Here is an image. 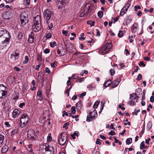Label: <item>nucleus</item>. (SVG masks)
Returning a JSON list of instances; mask_svg holds the SVG:
<instances>
[{"mask_svg": "<svg viewBox=\"0 0 154 154\" xmlns=\"http://www.w3.org/2000/svg\"><path fill=\"white\" fill-rule=\"evenodd\" d=\"M45 71L46 73H47L48 74H50L51 73V71L48 67L45 68Z\"/></svg>", "mask_w": 154, "mask_h": 154, "instance_id": "obj_52", "label": "nucleus"}, {"mask_svg": "<svg viewBox=\"0 0 154 154\" xmlns=\"http://www.w3.org/2000/svg\"><path fill=\"white\" fill-rule=\"evenodd\" d=\"M69 125V123L67 122L64 123L63 126V128H65L66 129H67L68 128V126Z\"/></svg>", "mask_w": 154, "mask_h": 154, "instance_id": "obj_40", "label": "nucleus"}, {"mask_svg": "<svg viewBox=\"0 0 154 154\" xmlns=\"http://www.w3.org/2000/svg\"><path fill=\"white\" fill-rule=\"evenodd\" d=\"M11 16V14L10 11H5L4 13L2 15L3 18L5 19L10 18Z\"/></svg>", "mask_w": 154, "mask_h": 154, "instance_id": "obj_13", "label": "nucleus"}, {"mask_svg": "<svg viewBox=\"0 0 154 154\" xmlns=\"http://www.w3.org/2000/svg\"><path fill=\"white\" fill-rule=\"evenodd\" d=\"M51 34L50 33H48L46 35V37L47 38L49 39L51 38Z\"/></svg>", "mask_w": 154, "mask_h": 154, "instance_id": "obj_46", "label": "nucleus"}, {"mask_svg": "<svg viewBox=\"0 0 154 154\" xmlns=\"http://www.w3.org/2000/svg\"><path fill=\"white\" fill-rule=\"evenodd\" d=\"M119 17L118 16L116 17L115 18H112V21L113 23H115L119 19Z\"/></svg>", "mask_w": 154, "mask_h": 154, "instance_id": "obj_42", "label": "nucleus"}, {"mask_svg": "<svg viewBox=\"0 0 154 154\" xmlns=\"http://www.w3.org/2000/svg\"><path fill=\"white\" fill-rule=\"evenodd\" d=\"M140 66H142L143 67H145L146 66L145 64L143 63V61H140V63L139 64Z\"/></svg>", "mask_w": 154, "mask_h": 154, "instance_id": "obj_62", "label": "nucleus"}, {"mask_svg": "<svg viewBox=\"0 0 154 154\" xmlns=\"http://www.w3.org/2000/svg\"><path fill=\"white\" fill-rule=\"evenodd\" d=\"M120 82V77L117 78L113 81L112 83V87L113 88H115L119 84Z\"/></svg>", "mask_w": 154, "mask_h": 154, "instance_id": "obj_15", "label": "nucleus"}, {"mask_svg": "<svg viewBox=\"0 0 154 154\" xmlns=\"http://www.w3.org/2000/svg\"><path fill=\"white\" fill-rule=\"evenodd\" d=\"M8 150V147L7 145L4 146L2 149V152L5 153L7 152Z\"/></svg>", "mask_w": 154, "mask_h": 154, "instance_id": "obj_24", "label": "nucleus"}, {"mask_svg": "<svg viewBox=\"0 0 154 154\" xmlns=\"http://www.w3.org/2000/svg\"><path fill=\"white\" fill-rule=\"evenodd\" d=\"M5 124L7 127H10L11 126V125L9 124L8 122H5Z\"/></svg>", "mask_w": 154, "mask_h": 154, "instance_id": "obj_61", "label": "nucleus"}, {"mask_svg": "<svg viewBox=\"0 0 154 154\" xmlns=\"http://www.w3.org/2000/svg\"><path fill=\"white\" fill-rule=\"evenodd\" d=\"M130 6L129 4L127 3L125 6L122 8L120 12V15L121 16H123L126 13Z\"/></svg>", "mask_w": 154, "mask_h": 154, "instance_id": "obj_12", "label": "nucleus"}, {"mask_svg": "<svg viewBox=\"0 0 154 154\" xmlns=\"http://www.w3.org/2000/svg\"><path fill=\"white\" fill-rule=\"evenodd\" d=\"M44 52L45 54H48L49 53L50 50L46 48L44 50Z\"/></svg>", "mask_w": 154, "mask_h": 154, "instance_id": "obj_57", "label": "nucleus"}, {"mask_svg": "<svg viewBox=\"0 0 154 154\" xmlns=\"http://www.w3.org/2000/svg\"><path fill=\"white\" fill-rule=\"evenodd\" d=\"M123 35V33L122 31H119V33L118 34V36L119 37H121Z\"/></svg>", "mask_w": 154, "mask_h": 154, "instance_id": "obj_49", "label": "nucleus"}, {"mask_svg": "<svg viewBox=\"0 0 154 154\" xmlns=\"http://www.w3.org/2000/svg\"><path fill=\"white\" fill-rule=\"evenodd\" d=\"M142 77V75L140 74H139L137 76V79L139 80H140Z\"/></svg>", "mask_w": 154, "mask_h": 154, "instance_id": "obj_60", "label": "nucleus"}, {"mask_svg": "<svg viewBox=\"0 0 154 154\" xmlns=\"http://www.w3.org/2000/svg\"><path fill=\"white\" fill-rule=\"evenodd\" d=\"M93 118L89 114L87 116L86 121L88 122L91 121L92 120Z\"/></svg>", "mask_w": 154, "mask_h": 154, "instance_id": "obj_29", "label": "nucleus"}, {"mask_svg": "<svg viewBox=\"0 0 154 154\" xmlns=\"http://www.w3.org/2000/svg\"><path fill=\"white\" fill-rule=\"evenodd\" d=\"M150 101L151 102H154V96H151L150 97Z\"/></svg>", "mask_w": 154, "mask_h": 154, "instance_id": "obj_64", "label": "nucleus"}, {"mask_svg": "<svg viewBox=\"0 0 154 154\" xmlns=\"http://www.w3.org/2000/svg\"><path fill=\"white\" fill-rule=\"evenodd\" d=\"M131 20L132 19L129 16H128L127 17L126 22L127 23H129L131 21Z\"/></svg>", "mask_w": 154, "mask_h": 154, "instance_id": "obj_38", "label": "nucleus"}, {"mask_svg": "<svg viewBox=\"0 0 154 154\" xmlns=\"http://www.w3.org/2000/svg\"><path fill=\"white\" fill-rule=\"evenodd\" d=\"M52 138L51 137V134L49 133L48 134V135L47 137V141H50L52 140Z\"/></svg>", "mask_w": 154, "mask_h": 154, "instance_id": "obj_39", "label": "nucleus"}, {"mask_svg": "<svg viewBox=\"0 0 154 154\" xmlns=\"http://www.w3.org/2000/svg\"><path fill=\"white\" fill-rule=\"evenodd\" d=\"M71 110L73 114L75 113L76 112L75 107L74 106H73L72 107Z\"/></svg>", "mask_w": 154, "mask_h": 154, "instance_id": "obj_47", "label": "nucleus"}, {"mask_svg": "<svg viewBox=\"0 0 154 154\" xmlns=\"http://www.w3.org/2000/svg\"><path fill=\"white\" fill-rule=\"evenodd\" d=\"M71 88H72V87L70 86V87L69 88L67 89L65 91V93L67 94V96H69V92Z\"/></svg>", "mask_w": 154, "mask_h": 154, "instance_id": "obj_48", "label": "nucleus"}, {"mask_svg": "<svg viewBox=\"0 0 154 154\" xmlns=\"http://www.w3.org/2000/svg\"><path fill=\"white\" fill-rule=\"evenodd\" d=\"M148 29L151 33L152 34L154 32V22L149 26Z\"/></svg>", "mask_w": 154, "mask_h": 154, "instance_id": "obj_23", "label": "nucleus"}, {"mask_svg": "<svg viewBox=\"0 0 154 154\" xmlns=\"http://www.w3.org/2000/svg\"><path fill=\"white\" fill-rule=\"evenodd\" d=\"M28 41L29 43L30 44L32 43L34 41V37L32 35H29Z\"/></svg>", "mask_w": 154, "mask_h": 154, "instance_id": "obj_25", "label": "nucleus"}, {"mask_svg": "<svg viewBox=\"0 0 154 154\" xmlns=\"http://www.w3.org/2000/svg\"><path fill=\"white\" fill-rule=\"evenodd\" d=\"M119 66L120 67L119 68V69H121L122 67H123L125 66L124 64L122 63H121L119 64Z\"/></svg>", "mask_w": 154, "mask_h": 154, "instance_id": "obj_54", "label": "nucleus"}, {"mask_svg": "<svg viewBox=\"0 0 154 154\" xmlns=\"http://www.w3.org/2000/svg\"><path fill=\"white\" fill-rule=\"evenodd\" d=\"M132 142V139L131 138H128L126 140V143L128 145H129Z\"/></svg>", "mask_w": 154, "mask_h": 154, "instance_id": "obj_32", "label": "nucleus"}, {"mask_svg": "<svg viewBox=\"0 0 154 154\" xmlns=\"http://www.w3.org/2000/svg\"><path fill=\"white\" fill-rule=\"evenodd\" d=\"M21 112L17 109H15L13 110L12 112V117L14 118H16L18 117L20 114Z\"/></svg>", "mask_w": 154, "mask_h": 154, "instance_id": "obj_14", "label": "nucleus"}, {"mask_svg": "<svg viewBox=\"0 0 154 154\" xmlns=\"http://www.w3.org/2000/svg\"><path fill=\"white\" fill-rule=\"evenodd\" d=\"M68 137V135L66 132H62L60 134L58 137L59 144L63 146L66 143Z\"/></svg>", "mask_w": 154, "mask_h": 154, "instance_id": "obj_4", "label": "nucleus"}, {"mask_svg": "<svg viewBox=\"0 0 154 154\" xmlns=\"http://www.w3.org/2000/svg\"><path fill=\"white\" fill-rule=\"evenodd\" d=\"M18 131V130L17 129H13L11 132V136L12 137L14 135L16 134Z\"/></svg>", "mask_w": 154, "mask_h": 154, "instance_id": "obj_30", "label": "nucleus"}, {"mask_svg": "<svg viewBox=\"0 0 154 154\" xmlns=\"http://www.w3.org/2000/svg\"><path fill=\"white\" fill-rule=\"evenodd\" d=\"M23 36V34L21 32H19L18 33L17 37L19 40H21L22 39Z\"/></svg>", "mask_w": 154, "mask_h": 154, "instance_id": "obj_33", "label": "nucleus"}, {"mask_svg": "<svg viewBox=\"0 0 154 154\" xmlns=\"http://www.w3.org/2000/svg\"><path fill=\"white\" fill-rule=\"evenodd\" d=\"M103 12L101 11H99L98 12V16L100 18L102 17L103 16Z\"/></svg>", "mask_w": 154, "mask_h": 154, "instance_id": "obj_37", "label": "nucleus"}, {"mask_svg": "<svg viewBox=\"0 0 154 154\" xmlns=\"http://www.w3.org/2000/svg\"><path fill=\"white\" fill-rule=\"evenodd\" d=\"M137 23H134L133 24L131 29V30L134 32H136L137 29Z\"/></svg>", "mask_w": 154, "mask_h": 154, "instance_id": "obj_21", "label": "nucleus"}, {"mask_svg": "<svg viewBox=\"0 0 154 154\" xmlns=\"http://www.w3.org/2000/svg\"><path fill=\"white\" fill-rule=\"evenodd\" d=\"M34 23L35 24H41V17L39 15H37L35 16L34 18Z\"/></svg>", "mask_w": 154, "mask_h": 154, "instance_id": "obj_17", "label": "nucleus"}, {"mask_svg": "<svg viewBox=\"0 0 154 154\" xmlns=\"http://www.w3.org/2000/svg\"><path fill=\"white\" fill-rule=\"evenodd\" d=\"M33 30L35 32H37L40 30L42 28L41 24H35L34 23V25L32 26Z\"/></svg>", "mask_w": 154, "mask_h": 154, "instance_id": "obj_11", "label": "nucleus"}, {"mask_svg": "<svg viewBox=\"0 0 154 154\" xmlns=\"http://www.w3.org/2000/svg\"><path fill=\"white\" fill-rule=\"evenodd\" d=\"M128 104L131 106H134L136 104L135 101L130 100L128 102Z\"/></svg>", "mask_w": 154, "mask_h": 154, "instance_id": "obj_31", "label": "nucleus"}, {"mask_svg": "<svg viewBox=\"0 0 154 154\" xmlns=\"http://www.w3.org/2000/svg\"><path fill=\"white\" fill-rule=\"evenodd\" d=\"M54 151L45 152V154H54Z\"/></svg>", "mask_w": 154, "mask_h": 154, "instance_id": "obj_59", "label": "nucleus"}, {"mask_svg": "<svg viewBox=\"0 0 154 154\" xmlns=\"http://www.w3.org/2000/svg\"><path fill=\"white\" fill-rule=\"evenodd\" d=\"M89 114H90L94 119H95L97 116V114L95 109H91L90 110Z\"/></svg>", "mask_w": 154, "mask_h": 154, "instance_id": "obj_16", "label": "nucleus"}, {"mask_svg": "<svg viewBox=\"0 0 154 154\" xmlns=\"http://www.w3.org/2000/svg\"><path fill=\"white\" fill-rule=\"evenodd\" d=\"M6 87L3 85H0V99L2 98L3 96H5L7 93L6 89Z\"/></svg>", "mask_w": 154, "mask_h": 154, "instance_id": "obj_8", "label": "nucleus"}, {"mask_svg": "<svg viewBox=\"0 0 154 154\" xmlns=\"http://www.w3.org/2000/svg\"><path fill=\"white\" fill-rule=\"evenodd\" d=\"M91 6L89 3H87L83 9V11L81 14L80 17L89 16L91 15Z\"/></svg>", "mask_w": 154, "mask_h": 154, "instance_id": "obj_2", "label": "nucleus"}, {"mask_svg": "<svg viewBox=\"0 0 154 154\" xmlns=\"http://www.w3.org/2000/svg\"><path fill=\"white\" fill-rule=\"evenodd\" d=\"M110 72L111 75H113L115 73V71L114 69H111L110 70Z\"/></svg>", "mask_w": 154, "mask_h": 154, "instance_id": "obj_51", "label": "nucleus"}, {"mask_svg": "<svg viewBox=\"0 0 154 154\" xmlns=\"http://www.w3.org/2000/svg\"><path fill=\"white\" fill-rule=\"evenodd\" d=\"M29 60L28 57L26 55L25 57V59L24 61L23 62V64H26V63H27Z\"/></svg>", "mask_w": 154, "mask_h": 154, "instance_id": "obj_35", "label": "nucleus"}, {"mask_svg": "<svg viewBox=\"0 0 154 154\" xmlns=\"http://www.w3.org/2000/svg\"><path fill=\"white\" fill-rule=\"evenodd\" d=\"M30 0H24V3L26 6H28L30 5Z\"/></svg>", "mask_w": 154, "mask_h": 154, "instance_id": "obj_34", "label": "nucleus"}, {"mask_svg": "<svg viewBox=\"0 0 154 154\" xmlns=\"http://www.w3.org/2000/svg\"><path fill=\"white\" fill-rule=\"evenodd\" d=\"M56 45H57L55 41L50 43V46L52 48H54Z\"/></svg>", "mask_w": 154, "mask_h": 154, "instance_id": "obj_36", "label": "nucleus"}, {"mask_svg": "<svg viewBox=\"0 0 154 154\" xmlns=\"http://www.w3.org/2000/svg\"><path fill=\"white\" fill-rule=\"evenodd\" d=\"M27 135L28 139L29 140L34 141L38 139L37 134L32 129H30L28 131Z\"/></svg>", "mask_w": 154, "mask_h": 154, "instance_id": "obj_5", "label": "nucleus"}, {"mask_svg": "<svg viewBox=\"0 0 154 154\" xmlns=\"http://www.w3.org/2000/svg\"><path fill=\"white\" fill-rule=\"evenodd\" d=\"M112 47V45L110 42H107L101 48L100 52L106 53L109 51Z\"/></svg>", "mask_w": 154, "mask_h": 154, "instance_id": "obj_7", "label": "nucleus"}, {"mask_svg": "<svg viewBox=\"0 0 154 154\" xmlns=\"http://www.w3.org/2000/svg\"><path fill=\"white\" fill-rule=\"evenodd\" d=\"M87 88L90 90H94L95 88V86H94L93 84H91L88 85L87 86Z\"/></svg>", "mask_w": 154, "mask_h": 154, "instance_id": "obj_27", "label": "nucleus"}, {"mask_svg": "<svg viewBox=\"0 0 154 154\" xmlns=\"http://www.w3.org/2000/svg\"><path fill=\"white\" fill-rule=\"evenodd\" d=\"M96 143L97 144H98L99 145H100L101 144V142H100V139H97L96 142Z\"/></svg>", "mask_w": 154, "mask_h": 154, "instance_id": "obj_56", "label": "nucleus"}, {"mask_svg": "<svg viewBox=\"0 0 154 154\" xmlns=\"http://www.w3.org/2000/svg\"><path fill=\"white\" fill-rule=\"evenodd\" d=\"M20 56V51L17 50H16L14 51L11 55V58L13 59L14 58V60H16L18 59Z\"/></svg>", "mask_w": 154, "mask_h": 154, "instance_id": "obj_10", "label": "nucleus"}, {"mask_svg": "<svg viewBox=\"0 0 154 154\" xmlns=\"http://www.w3.org/2000/svg\"><path fill=\"white\" fill-rule=\"evenodd\" d=\"M57 53L60 56H62L64 55V54H63L61 53V51L59 49H58L57 51Z\"/></svg>", "mask_w": 154, "mask_h": 154, "instance_id": "obj_45", "label": "nucleus"}, {"mask_svg": "<svg viewBox=\"0 0 154 154\" xmlns=\"http://www.w3.org/2000/svg\"><path fill=\"white\" fill-rule=\"evenodd\" d=\"M99 103L100 102L99 101H96L93 105L94 107L96 108H97L99 104Z\"/></svg>", "mask_w": 154, "mask_h": 154, "instance_id": "obj_44", "label": "nucleus"}, {"mask_svg": "<svg viewBox=\"0 0 154 154\" xmlns=\"http://www.w3.org/2000/svg\"><path fill=\"white\" fill-rule=\"evenodd\" d=\"M29 121V118L28 114L26 113L23 114L20 119V127L23 128L27 125Z\"/></svg>", "mask_w": 154, "mask_h": 154, "instance_id": "obj_3", "label": "nucleus"}, {"mask_svg": "<svg viewBox=\"0 0 154 154\" xmlns=\"http://www.w3.org/2000/svg\"><path fill=\"white\" fill-rule=\"evenodd\" d=\"M134 11H137L138 10L140 9H141V7L139 5H135L134 7Z\"/></svg>", "mask_w": 154, "mask_h": 154, "instance_id": "obj_41", "label": "nucleus"}, {"mask_svg": "<svg viewBox=\"0 0 154 154\" xmlns=\"http://www.w3.org/2000/svg\"><path fill=\"white\" fill-rule=\"evenodd\" d=\"M36 99L38 100H41L43 99L41 91L39 90L38 91L37 94Z\"/></svg>", "mask_w": 154, "mask_h": 154, "instance_id": "obj_18", "label": "nucleus"}, {"mask_svg": "<svg viewBox=\"0 0 154 154\" xmlns=\"http://www.w3.org/2000/svg\"><path fill=\"white\" fill-rule=\"evenodd\" d=\"M48 28L49 29L51 30L53 27V24L52 23H51L48 25Z\"/></svg>", "mask_w": 154, "mask_h": 154, "instance_id": "obj_55", "label": "nucleus"}, {"mask_svg": "<svg viewBox=\"0 0 154 154\" xmlns=\"http://www.w3.org/2000/svg\"><path fill=\"white\" fill-rule=\"evenodd\" d=\"M145 146V143L144 141H143L140 144V148L141 149H143Z\"/></svg>", "mask_w": 154, "mask_h": 154, "instance_id": "obj_43", "label": "nucleus"}, {"mask_svg": "<svg viewBox=\"0 0 154 154\" xmlns=\"http://www.w3.org/2000/svg\"><path fill=\"white\" fill-rule=\"evenodd\" d=\"M45 152L54 151V149L53 147L49 145L46 146L45 148Z\"/></svg>", "mask_w": 154, "mask_h": 154, "instance_id": "obj_19", "label": "nucleus"}, {"mask_svg": "<svg viewBox=\"0 0 154 154\" xmlns=\"http://www.w3.org/2000/svg\"><path fill=\"white\" fill-rule=\"evenodd\" d=\"M130 99L131 100L135 101V100H137L138 99V98L137 97L136 94L134 93L130 94Z\"/></svg>", "mask_w": 154, "mask_h": 154, "instance_id": "obj_20", "label": "nucleus"}, {"mask_svg": "<svg viewBox=\"0 0 154 154\" xmlns=\"http://www.w3.org/2000/svg\"><path fill=\"white\" fill-rule=\"evenodd\" d=\"M116 134L115 132L113 131H111L108 134L109 135H113Z\"/></svg>", "mask_w": 154, "mask_h": 154, "instance_id": "obj_53", "label": "nucleus"}, {"mask_svg": "<svg viewBox=\"0 0 154 154\" xmlns=\"http://www.w3.org/2000/svg\"><path fill=\"white\" fill-rule=\"evenodd\" d=\"M5 138L4 136L1 134H0V145H2L3 143Z\"/></svg>", "mask_w": 154, "mask_h": 154, "instance_id": "obj_28", "label": "nucleus"}, {"mask_svg": "<svg viewBox=\"0 0 154 154\" xmlns=\"http://www.w3.org/2000/svg\"><path fill=\"white\" fill-rule=\"evenodd\" d=\"M53 13L49 9H47L44 12V15L46 20H51L53 16Z\"/></svg>", "mask_w": 154, "mask_h": 154, "instance_id": "obj_9", "label": "nucleus"}, {"mask_svg": "<svg viewBox=\"0 0 154 154\" xmlns=\"http://www.w3.org/2000/svg\"><path fill=\"white\" fill-rule=\"evenodd\" d=\"M20 20L21 25H25L29 21V15L26 12L22 13L20 15Z\"/></svg>", "mask_w": 154, "mask_h": 154, "instance_id": "obj_6", "label": "nucleus"}, {"mask_svg": "<svg viewBox=\"0 0 154 154\" xmlns=\"http://www.w3.org/2000/svg\"><path fill=\"white\" fill-rule=\"evenodd\" d=\"M82 106V102L81 101H79L76 104V108L78 110L81 109Z\"/></svg>", "mask_w": 154, "mask_h": 154, "instance_id": "obj_22", "label": "nucleus"}, {"mask_svg": "<svg viewBox=\"0 0 154 154\" xmlns=\"http://www.w3.org/2000/svg\"><path fill=\"white\" fill-rule=\"evenodd\" d=\"M68 32L67 30H62V34L65 36L67 35Z\"/></svg>", "mask_w": 154, "mask_h": 154, "instance_id": "obj_50", "label": "nucleus"}, {"mask_svg": "<svg viewBox=\"0 0 154 154\" xmlns=\"http://www.w3.org/2000/svg\"><path fill=\"white\" fill-rule=\"evenodd\" d=\"M150 138H149L147 139L145 141L146 143L148 145H149V141H150Z\"/></svg>", "mask_w": 154, "mask_h": 154, "instance_id": "obj_58", "label": "nucleus"}, {"mask_svg": "<svg viewBox=\"0 0 154 154\" xmlns=\"http://www.w3.org/2000/svg\"><path fill=\"white\" fill-rule=\"evenodd\" d=\"M2 38L5 39L2 41V46L3 47L6 46L10 41L11 36L9 32L6 30L0 28V38Z\"/></svg>", "mask_w": 154, "mask_h": 154, "instance_id": "obj_1", "label": "nucleus"}, {"mask_svg": "<svg viewBox=\"0 0 154 154\" xmlns=\"http://www.w3.org/2000/svg\"><path fill=\"white\" fill-rule=\"evenodd\" d=\"M56 1L62 5H65L67 2V0H56Z\"/></svg>", "mask_w": 154, "mask_h": 154, "instance_id": "obj_26", "label": "nucleus"}, {"mask_svg": "<svg viewBox=\"0 0 154 154\" xmlns=\"http://www.w3.org/2000/svg\"><path fill=\"white\" fill-rule=\"evenodd\" d=\"M78 80L79 83H81L82 82H83L84 80V78H80L78 79Z\"/></svg>", "mask_w": 154, "mask_h": 154, "instance_id": "obj_63", "label": "nucleus"}]
</instances>
